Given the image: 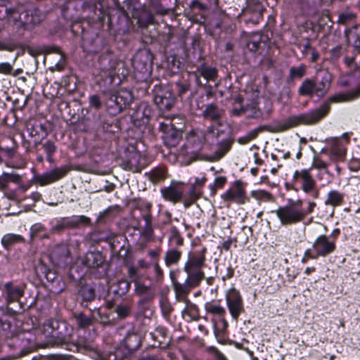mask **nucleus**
Segmentation results:
<instances>
[{"instance_id":"nucleus-64","label":"nucleus","mask_w":360,"mask_h":360,"mask_svg":"<svg viewBox=\"0 0 360 360\" xmlns=\"http://www.w3.org/2000/svg\"><path fill=\"white\" fill-rule=\"evenodd\" d=\"M14 49H15L14 46L7 44V43H5V42H3V41H0V51H12L14 50Z\"/></svg>"},{"instance_id":"nucleus-2","label":"nucleus","mask_w":360,"mask_h":360,"mask_svg":"<svg viewBox=\"0 0 360 360\" xmlns=\"http://www.w3.org/2000/svg\"><path fill=\"white\" fill-rule=\"evenodd\" d=\"M330 110V102L327 101L319 108L307 112L292 115L276 125L278 131H284L301 124H314L324 117Z\"/></svg>"},{"instance_id":"nucleus-9","label":"nucleus","mask_w":360,"mask_h":360,"mask_svg":"<svg viewBox=\"0 0 360 360\" xmlns=\"http://www.w3.org/2000/svg\"><path fill=\"white\" fill-rule=\"evenodd\" d=\"M68 172V167L66 166L56 167L53 169L35 175L33 178V182L41 186L52 184L64 177Z\"/></svg>"},{"instance_id":"nucleus-30","label":"nucleus","mask_w":360,"mask_h":360,"mask_svg":"<svg viewBox=\"0 0 360 360\" xmlns=\"http://www.w3.org/2000/svg\"><path fill=\"white\" fill-rule=\"evenodd\" d=\"M24 242V238L22 236L15 233L5 234L1 238V244L3 247L8 250L13 245L19 243Z\"/></svg>"},{"instance_id":"nucleus-39","label":"nucleus","mask_w":360,"mask_h":360,"mask_svg":"<svg viewBox=\"0 0 360 360\" xmlns=\"http://www.w3.org/2000/svg\"><path fill=\"white\" fill-rule=\"evenodd\" d=\"M349 37L354 48L360 53V25L354 27L350 31Z\"/></svg>"},{"instance_id":"nucleus-56","label":"nucleus","mask_w":360,"mask_h":360,"mask_svg":"<svg viewBox=\"0 0 360 360\" xmlns=\"http://www.w3.org/2000/svg\"><path fill=\"white\" fill-rule=\"evenodd\" d=\"M149 291V288L144 285L142 283L136 282L135 283V292L139 295H142L143 294L147 293Z\"/></svg>"},{"instance_id":"nucleus-63","label":"nucleus","mask_w":360,"mask_h":360,"mask_svg":"<svg viewBox=\"0 0 360 360\" xmlns=\"http://www.w3.org/2000/svg\"><path fill=\"white\" fill-rule=\"evenodd\" d=\"M316 206V204L314 202L309 201L308 202V207L307 209H304L302 207V211L304 212V218L308 215L309 214L311 213L315 207Z\"/></svg>"},{"instance_id":"nucleus-21","label":"nucleus","mask_w":360,"mask_h":360,"mask_svg":"<svg viewBox=\"0 0 360 360\" xmlns=\"http://www.w3.org/2000/svg\"><path fill=\"white\" fill-rule=\"evenodd\" d=\"M153 56L150 51H146L138 53L134 60V65L141 71L148 70L152 65Z\"/></svg>"},{"instance_id":"nucleus-35","label":"nucleus","mask_w":360,"mask_h":360,"mask_svg":"<svg viewBox=\"0 0 360 360\" xmlns=\"http://www.w3.org/2000/svg\"><path fill=\"white\" fill-rule=\"evenodd\" d=\"M115 94L120 101V103H122V110L129 105L132 101V94L128 90L121 89L118 92H115Z\"/></svg>"},{"instance_id":"nucleus-32","label":"nucleus","mask_w":360,"mask_h":360,"mask_svg":"<svg viewBox=\"0 0 360 360\" xmlns=\"http://www.w3.org/2000/svg\"><path fill=\"white\" fill-rule=\"evenodd\" d=\"M169 245H174L176 246H181L184 244V238L178 229L173 226L169 229V236L168 238Z\"/></svg>"},{"instance_id":"nucleus-43","label":"nucleus","mask_w":360,"mask_h":360,"mask_svg":"<svg viewBox=\"0 0 360 360\" xmlns=\"http://www.w3.org/2000/svg\"><path fill=\"white\" fill-rule=\"evenodd\" d=\"M89 221V218L84 215L73 216L72 218L66 220V224L72 227H75L82 224H88Z\"/></svg>"},{"instance_id":"nucleus-48","label":"nucleus","mask_w":360,"mask_h":360,"mask_svg":"<svg viewBox=\"0 0 360 360\" xmlns=\"http://www.w3.org/2000/svg\"><path fill=\"white\" fill-rule=\"evenodd\" d=\"M117 292L120 295H125L129 290L131 284L126 279H122L117 283Z\"/></svg>"},{"instance_id":"nucleus-42","label":"nucleus","mask_w":360,"mask_h":360,"mask_svg":"<svg viewBox=\"0 0 360 360\" xmlns=\"http://www.w3.org/2000/svg\"><path fill=\"white\" fill-rule=\"evenodd\" d=\"M226 182V178L225 176H218L215 178L214 182L209 185V189L210 191V195H214L218 189L221 188Z\"/></svg>"},{"instance_id":"nucleus-54","label":"nucleus","mask_w":360,"mask_h":360,"mask_svg":"<svg viewBox=\"0 0 360 360\" xmlns=\"http://www.w3.org/2000/svg\"><path fill=\"white\" fill-rule=\"evenodd\" d=\"M43 148L48 157H52L56 151V147L51 141H47L43 145Z\"/></svg>"},{"instance_id":"nucleus-61","label":"nucleus","mask_w":360,"mask_h":360,"mask_svg":"<svg viewBox=\"0 0 360 360\" xmlns=\"http://www.w3.org/2000/svg\"><path fill=\"white\" fill-rule=\"evenodd\" d=\"M139 157V155L136 153L132 155V157L129 160V168L130 169H133L134 168H137L139 167V163L137 161V158Z\"/></svg>"},{"instance_id":"nucleus-7","label":"nucleus","mask_w":360,"mask_h":360,"mask_svg":"<svg viewBox=\"0 0 360 360\" xmlns=\"http://www.w3.org/2000/svg\"><path fill=\"white\" fill-rule=\"evenodd\" d=\"M226 302L232 318L237 321L239 316L245 311L240 292L234 288L230 290L226 295Z\"/></svg>"},{"instance_id":"nucleus-60","label":"nucleus","mask_w":360,"mask_h":360,"mask_svg":"<svg viewBox=\"0 0 360 360\" xmlns=\"http://www.w3.org/2000/svg\"><path fill=\"white\" fill-rule=\"evenodd\" d=\"M90 105L96 109H99L101 106L100 98L96 95H93L89 98Z\"/></svg>"},{"instance_id":"nucleus-37","label":"nucleus","mask_w":360,"mask_h":360,"mask_svg":"<svg viewBox=\"0 0 360 360\" xmlns=\"http://www.w3.org/2000/svg\"><path fill=\"white\" fill-rule=\"evenodd\" d=\"M165 176L166 171L163 167H156L152 169L149 173V179L154 184L162 181L165 179Z\"/></svg>"},{"instance_id":"nucleus-58","label":"nucleus","mask_w":360,"mask_h":360,"mask_svg":"<svg viewBox=\"0 0 360 360\" xmlns=\"http://www.w3.org/2000/svg\"><path fill=\"white\" fill-rule=\"evenodd\" d=\"M312 167L316 169H326L328 167V164L321 159L315 158L312 163Z\"/></svg>"},{"instance_id":"nucleus-26","label":"nucleus","mask_w":360,"mask_h":360,"mask_svg":"<svg viewBox=\"0 0 360 360\" xmlns=\"http://www.w3.org/2000/svg\"><path fill=\"white\" fill-rule=\"evenodd\" d=\"M188 141L193 145V150H199L205 142V132L201 130L193 131L188 137Z\"/></svg>"},{"instance_id":"nucleus-8","label":"nucleus","mask_w":360,"mask_h":360,"mask_svg":"<svg viewBox=\"0 0 360 360\" xmlns=\"http://www.w3.org/2000/svg\"><path fill=\"white\" fill-rule=\"evenodd\" d=\"M153 99L160 110L171 109L175 103V96L168 87H156Z\"/></svg>"},{"instance_id":"nucleus-16","label":"nucleus","mask_w":360,"mask_h":360,"mask_svg":"<svg viewBox=\"0 0 360 360\" xmlns=\"http://www.w3.org/2000/svg\"><path fill=\"white\" fill-rule=\"evenodd\" d=\"M195 77V80L198 84L203 85L200 81V77H203L207 83L210 80H213L217 75L216 68L208 66L205 64H202L198 66L196 70L193 72Z\"/></svg>"},{"instance_id":"nucleus-6","label":"nucleus","mask_w":360,"mask_h":360,"mask_svg":"<svg viewBox=\"0 0 360 360\" xmlns=\"http://www.w3.org/2000/svg\"><path fill=\"white\" fill-rule=\"evenodd\" d=\"M293 179L295 183L301 185V189L304 193H314V198L318 197L319 191H315L316 181L309 169L296 170L293 174Z\"/></svg>"},{"instance_id":"nucleus-40","label":"nucleus","mask_w":360,"mask_h":360,"mask_svg":"<svg viewBox=\"0 0 360 360\" xmlns=\"http://www.w3.org/2000/svg\"><path fill=\"white\" fill-rule=\"evenodd\" d=\"M114 311L120 319H125L130 314L131 307L128 304H120L115 307Z\"/></svg>"},{"instance_id":"nucleus-53","label":"nucleus","mask_w":360,"mask_h":360,"mask_svg":"<svg viewBox=\"0 0 360 360\" xmlns=\"http://www.w3.org/2000/svg\"><path fill=\"white\" fill-rule=\"evenodd\" d=\"M59 254V257L60 259H65L68 257V250L64 246H58L56 248V250L52 252V257H55Z\"/></svg>"},{"instance_id":"nucleus-1","label":"nucleus","mask_w":360,"mask_h":360,"mask_svg":"<svg viewBox=\"0 0 360 360\" xmlns=\"http://www.w3.org/2000/svg\"><path fill=\"white\" fill-rule=\"evenodd\" d=\"M206 252L207 249L203 248L188 253L187 260L183 269L187 275L185 281L184 283L173 282L176 299L178 301L187 303L188 302L187 296L190 291L193 288L198 287L205 278L202 268L205 266Z\"/></svg>"},{"instance_id":"nucleus-52","label":"nucleus","mask_w":360,"mask_h":360,"mask_svg":"<svg viewBox=\"0 0 360 360\" xmlns=\"http://www.w3.org/2000/svg\"><path fill=\"white\" fill-rule=\"evenodd\" d=\"M15 14V10L11 8L0 6V19L10 18Z\"/></svg>"},{"instance_id":"nucleus-20","label":"nucleus","mask_w":360,"mask_h":360,"mask_svg":"<svg viewBox=\"0 0 360 360\" xmlns=\"http://www.w3.org/2000/svg\"><path fill=\"white\" fill-rule=\"evenodd\" d=\"M231 141L223 140L217 145V148L212 154L205 155V159L210 162H216L222 158L231 149Z\"/></svg>"},{"instance_id":"nucleus-38","label":"nucleus","mask_w":360,"mask_h":360,"mask_svg":"<svg viewBox=\"0 0 360 360\" xmlns=\"http://www.w3.org/2000/svg\"><path fill=\"white\" fill-rule=\"evenodd\" d=\"M359 96H360V86L358 87L355 92L351 94H339L330 97V102L347 101Z\"/></svg>"},{"instance_id":"nucleus-23","label":"nucleus","mask_w":360,"mask_h":360,"mask_svg":"<svg viewBox=\"0 0 360 360\" xmlns=\"http://www.w3.org/2000/svg\"><path fill=\"white\" fill-rule=\"evenodd\" d=\"M105 95L107 97L105 104L108 113L112 115L120 113L122 110V103H120L115 92L109 91Z\"/></svg>"},{"instance_id":"nucleus-51","label":"nucleus","mask_w":360,"mask_h":360,"mask_svg":"<svg viewBox=\"0 0 360 360\" xmlns=\"http://www.w3.org/2000/svg\"><path fill=\"white\" fill-rule=\"evenodd\" d=\"M355 18V15L349 11H345L339 14L338 22L342 24L347 23Z\"/></svg>"},{"instance_id":"nucleus-34","label":"nucleus","mask_w":360,"mask_h":360,"mask_svg":"<svg viewBox=\"0 0 360 360\" xmlns=\"http://www.w3.org/2000/svg\"><path fill=\"white\" fill-rule=\"evenodd\" d=\"M153 20V14L148 10L143 9L140 11L137 17V23L141 27H146L149 24H151Z\"/></svg>"},{"instance_id":"nucleus-57","label":"nucleus","mask_w":360,"mask_h":360,"mask_svg":"<svg viewBox=\"0 0 360 360\" xmlns=\"http://www.w3.org/2000/svg\"><path fill=\"white\" fill-rule=\"evenodd\" d=\"M207 352L210 354L213 357H214L215 360H223V355L214 347H210L207 349Z\"/></svg>"},{"instance_id":"nucleus-24","label":"nucleus","mask_w":360,"mask_h":360,"mask_svg":"<svg viewBox=\"0 0 360 360\" xmlns=\"http://www.w3.org/2000/svg\"><path fill=\"white\" fill-rule=\"evenodd\" d=\"M6 293L7 303L18 302L23 295V290L20 287L15 286L11 283H7L4 285Z\"/></svg>"},{"instance_id":"nucleus-11","label":"nucleus","mask_w":360,"mask_h":360,"mask_svg":"<svg viewBox=\"0 0 360 360\" xmlns=\"http://www.w3.org/2000/svg\"><path fill=\"white\" fill-rule=\"evenodd\" d=\"M140 346V340L137 335H131L128 336L124 343L122 344L118 349H116L114 356V360H120L127 358L130 354Z\"/></svg>"},{"instance_id":"nucleus-55","label":"nucleus","mask_w":360,"mask_h":360,"mask_svg":"<svg viewBox=\"0 0 360 360\" xmlns=\"http://www.w3.org/2000/svg\"><path fill=\"white\" fill-rule=\"evenodd\" d=\"M13 71V65L9 63H0V74L11 75Z\"/></svg>"},{"instance_id":"nucleus-4","label":"nucleus","mask_w":360,"mask_h":360,"mask_svg":"<svg viewBox=\"0 0 360 360\" xmlns=\"http://www.w3.org/2000/svg\"><path fill=\"white\" fill-rule=\"evenodd\" d=\"M335 249L336 244L334 238H331L327 235H321L316 238L312 247L308 248L307 254L313 259H317L319 257L328 256L334 252Z\"/></svg>"},{"instance_id":"nucleus-28","label":"nucleus","mask_w":360,"mask_h":360,"mask_svg":"<svg viewBox=\"0 0 360 360\" xmlns=\"http://www.w3.org/2000/svg\"><path fill=\"white\" fill-rule=\"evenodd\" d=\"M222 113L223 111L213 103L207 105L203 110V116L213 121L218 120L221 117Z\"/></svg>"},{"instance_id":"nucleus-44","label":"nucleus","mask_w":360,"mask_h":360,"mask_svg":"<svg viewBox=\"0 0 360 360\" xmlns=\"http://www.w3.org/2000/svg\"><path fill=\"white\" fill-rule=\"evenodd\" d=\"M306 73V65L300 64L297 67H291L290 68V76L291 78H301Z\"/></svg>"},{"instance_id":"nucleus-10","label":"nucleus","mask_w":360,"mask_h":360,"mask_svg":"<svg viewBox=\"0 0 360 360\" xmlns=\"http://www.w3.org/2000/svg\"><path fill=\"white\" fill-rule=\"evenodd\" d=\"M42 19L43 14L41 11L34 6H31L20 14L19 20L15 18V24L18 27H20L25 25L38 24Z\"/></svg>"},{"instance_id":"nucleus-33","label":"nucleus","mask_w":360,"mask_h":360,"mask_svg":"<svg viewBox=\"0 0 360 360\" xmlns=\"http://www.w3.org/2000/svg\"><path fill=\"white\" fill-rule=\"evenodd\" d=\"M30 236L32 238H47L49 236V232L46 230L44 225L40 223L33 224L30 229Z\"/></svg>"},{"instance_id":"nucleus-49","label":"nucleus","mask_w":360,"mask_h":360,"mask_svg":"<svg viewBox=\"0 0 360 360\" xmlns=\"http://www.w3.org/2000/svg\"><path fill=\"white\" fill-rule=\"evenodd\" d=\"M75 317L77 321L78 325L81 328H85L89 326L91 323V319L82 313L75 314Z\"/></svg>"},{"instance_id":"nucleus-12","label":"nucleus","mask_w":360,"mask_h":360,"mask_svg":"<svg viewBox=\"0 0 360 360\" xmlns=\"http://www.w3.org/2000/svg\"><path fill=\"white\" fill-rule=\"evenodd\" d=\"M60 324L57 320L54 319H49L44 322L41 328V338L44 339L43 346H51L55 340L56 334H58V330L60 328Z\"/></svg>"},{"instance_id":"nucleus-15","label":"nucleus","mask_w":360,"mask_h":360,"mask_svg":"<svg viewBox=\"0 0 360 360\" xmlns=\"http://www.w3.org/2000/svg\"><path fill=\"white\" fill-rule=\"evenodd\" d=\"M160 191L164 199L173 203L179 201L184 194L181 185L176 182L172 183L169 186L162 188Z\"/></svg>"},{"instance_id":"nucleus-45","label":"nucleus","mask_w":360,"mask_h":360,"mask_svg":"<svg viewBox=\"0 0 360 360\" xmlns=\"http://www.w3.org/2000/svg\"><path fill=\"white\" fill-rule=\"evenodd\" d=\"M79 294L84 300L90 301L95 297L94 289L88 285L82 286L79 290Z\"/></svg>"},{"instance_id":"nucleus-25","label":"nucleus","mask_w":360,"mask_h":360,"mask_svg":"<svg viewBox=\"0 0 360 360\" xmlns=\"http://www.w3.org/2000/svg\"><path fill=\"white\" fill-rule=\"evenodd\" d=\"M22 340H20L19 338H15L13 340V344L17 347L18 351L13 354V358L18 359L20 358L23 356L24 354L28 353L31 351L32 346H30L27 348H25L26 342L30 341V338L25 337V334L22 335Z\"/></svg>"},{"instance_id":"nucleus-59","label":"nucleus","mask_w":360,"mask_h":360,"mask_svg":"<svg viewBox=\"0 0 360 360\" xmlns=\"http://www.w3.org/2000/svg\"><path fill=\"white\" fill-rule=\"evenodd\" d=\"M6 172L0 174V191H4L8 188V183L6 179Z\"/></svg>"},{"instance_id":"nucleus-14","label":"nucleus","mask_w":360,"mask_h":360,"mask_svg":"<svg viewBox=\"0 0 360 360\" xmlns=\"http://www.w3.org/2000/svg\"><path fill=\"white\" fill-rule=\"evenodd\" d=\"M160 129L164 133V139L166 143L169 146H176L181 137L179 130L173 129V124L171 121L167 120L165 122L160 123Z\"/></svg>"},{"instance_id":"nucleus-22","label":"nucleus","mask_w":360,"mask_h":360,"mask_svg":"<svg viewBox=\"0 0 360 360\" xmlns=\"http://www.w3.org/2000/svg\"><path fill=\"white\" fill-rule=\"evenodd\" d=\"M182 252L174 248L168 249L164 255L163 259L165 265L167 268L177 266L181 261Z\"/></svg>"},{"instance_id":"nucleus-19","label":"nucleus","mask_w":360,"mask_h":360,"mask_svg":"<svg viewBox=\"0 0 360 360\" xmlns=\"http://www.w3.org/2000/svg\"><path fill=\"white\" fill-rule=\"evenodd\" d=\"M151 205L148 204L146 206L147 211L142 215L144 221V225L141 227V235L147 241H150L153 239V226L152 224V215L150 213Z\"/></svg>"},{"instance_id":"nucleus-18","label":"nucleus","mask_w":360,"mask_h":360,"mask_svg":"<svg viewBox=\"0 0 360 360\" xmlns=\"http://www.w3.org/2000/svg\"><path fill=\"white\" fill-rule=\"evenodd\" d=\"M73 328L65 323L60 324V328L56 334L53 342L51 346L66 345L71 340Z\"/></svg>"},{"instance_id":"nucleus-47","label":"nucleus","mask_w":360,"mask_h":360,"mask_svg":"<svg viewBox=\"0 0 360 360\" xmlns=\"http://www.w3.org/2000/svg\"><path fill=\"white\" fill-rule=\"evenodd\" d=\"M359 55H355L354 56H346L344 58L345 63L347 67L351 68H360V58H359Z\"/></svg>"},{"instance_id":"nucleus-50","label":"nucleus","mask_w":360,"mask_h":360,"mask_svg":"<svg viewBox=\"0 0 360 360\" xmlns=\"http://www.w3.org/2000/svg\"><path fill=\"white\" fill-rule=\"evenodd\" d=\"M160 307L164 316H167L172 311V307L166 297H162L160 300Z\"/></svg>"},{"instance_id":"nucleus-17","label":"nucleus","mask_w":360,"mask_h":360,"mask_svg":"<svg viewBox=\"0 0 360 360\" xmlns=\"http://www.w3.org/2000/svg\"><path fill=\"white\" fill-rule=\"evenodd\" d=\"M79 261L87 268H96L103 263L104 259L99 252H88Z\"/></svg>"},{"instance_id":"nucleus-36","label":"nucleus","mask_w":360,"mask_h":360,"mask_svg":"<svg viewBox=\"0 0 360 360\" xmlns=\"http://www.w3.org/2000/svg\"><path fill=\"white\" fill-rule=\"evenodd\" d=\"M212 322L213 323L214 333L216 335L219 333H223L228 327V323L224 319V316L218 318H212Z\"/></svg>"},{"instance_id":"nucleus-5","label":"nucleus","mask_w":360,"mask_h":360,"mask_svg":"<svg viewBox=\"0 0 360 360\" xmlns=\"http://www.w3.org/2000/svg\"><path fill=\"white\" fill-rule=\"evenodd\" d=\"M329 78V75L326 74L323 77L322 82L319 84L311 79H304L299 87V94L302 96H313L314 94L317 96L324 95L330 86Z\"/></svg>"},{"instance_id":"nucleus-46","label":"nucleus","mask_w":360,"mask_h":360,"mask_svg":"<svg viewBox=\"0 0 360 360\" xmlns=\"http://www.w3.org/2000/svg\"><path fill=\"white\" fill-rule=\"evenodd\" d=\"M330 153L335 159H342L345 154V149L338 143H335L330 148Z\"/></svg>"},{"instance_id":"nucleus-3","label":"nucleus","mask_w":360,"mask_h":360,"mask_svg":"<svg viewBox=\"0 0 360 360\" xmlns=\"http://www.w3.org/2000/svg\"><path fill=\"white\" fill-rule=\"evenodd\" d=\"M302 204L303 201L301 199L288 198L285 205L278 207L271 212L276 214L282 226L295 225L304 219Z\"/></svg>"},{"instance_id":"nucleus-13","label":"nucleus","mask_w":360,"mask_h":360,"mask_svg":"<svg viewBox=\"0 0 360 360\" xmlns=\"http://www.w3.org/2000/svg\"><path fill=\"white\" fill-rule=\"evenodd\" d=\"M221 198L224 201H231L238 205H243L248 200L245 191L240 183L236 184L234 186L224 193L221 195Z\"/></svg>"},{"instance_id":"nucleus-31","label":"nucleus","mask_w":360,"mask_h":360,"mask_svg":"<svg viewBox=\"0 0 360 360\" xmlns=\"http://www.w3.org/2000/svg\"><path fill=\"white\" fill-rule=\"evenodd\" d=\"M205 309L207 313L214 315V318L221 317L226 314L224 308L213 301L206 302Z\"/></svg>"},{"instance_id":"nucleus-27","label":"nucleus","mask_w":360,"mask_h":360,"mask_svg":"<svg viewBox=\"0 0 360 360\" xmlns=\"http://www.w3.org/2000/svg\"><path fill=\"white\" fill-rule=\"evenodd\" d=\"M233 115L240 116L246 115L248 117H257L260 115V112L257 110L255 106H240L239 108L235 106L232 110Z\"/></svg>"},{"instance_id":"nucleus-29","label":"nucleus","mask_w":360,"mask_h":360,"mask_svg":"<svg viewBox=\"0 0 360 360\" xmlns=\"http://www.w3.org/2000/svg\"><path fill=\"white\" fill-rule=\"evenodd\" d=\"M344 200L343 193L336 190L330 191L327 195L325 204L333 207L340 206Z\"/></svg>"},{"instance_id":"nucleus-62","label":"nucleus","mask_w":360,"mask_h":360,"mask_svg":"<svg viewBox=\"0 0 360 360\" xmlns=\"http://www.w3.org/2000/svg\"><path fill=\"white\" fill-rule=\"evenodd\" d=\"M6 179L8 184L10 181L17 183L19 182L21 179V176L18 174L6 172Z\"/></svg>"},{"instance_id":"nucleus-41","label":"nucleus","mask_w":360,"mask_h":360,"mask_svg":"<svg viewBox=\"0 0 360 360\" xmlns=\"http://www.w3.org/2000/svg\"><path fill=\"white\" fill-rule=\"evenodd\" d=\"M251 195L259 201L269 202L273 200V195L268 191L264 190L253 191Z\"/></svg>"}]
</instances>
